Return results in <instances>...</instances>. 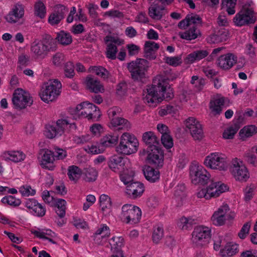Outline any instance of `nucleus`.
Returning <instances> with one entry per match:
<instances>
[{"label": "nucleus", "instance_id": "nucleus-1", "mask_svg": "<svg viewBox=\"0 0 257 257\" xmlns=\"http://www.w3.org/2000/svg\"><path fill=\"white\" fill-rule=\"evenodd\" d=\"M168 80L162 76H157L153 80L152 84L147 89L143 94V100L148 104H154L165 99L169 100L173 97L172 90L168 86Z\"/></svg>", "mask_w": 257, "mask_h": 257}, {"label": "nucleus", "instance_id": "nucleus-2", "mask_svg": "<svg viewBox=\"0 0 257 257\" xmlns=\"http://www.w3.org/2000/svg\"><path fill=\"white\" fill-rule=\"evenodd\" d=\"M56 49V42L49 35H45L40 40H35L31 45V52L36 58L44 59Z\"/></svg>", "mask_w": 257, "mask_h": 257}, {"label": "nucleus", "instance_id": "nucleus-3", "mask_svg": "<svg viewBox=\"0 0 257 257\" xmlns=\"http://www.w3.org/2000/svg\"><path fill=\"white\" fill-rule=\"evenodd\" d=\"M139 142L137 138L128 133H124L120 138L119 143L116 151L120 154L130 155L137 152Z\"/></svg>", "mask_w": 257, "mask_h": 257}, {"label": "nucleus", "instance_id": "nucleus-4", "mask_svg": "<svg viewBox=\"0 0 257 257\" xmlns=\"http://www.w3.org/2000/svg\"><path fill=\"white\" fill-rule=\"evenodd\" d=\"M149 62L145 59H137L127 63V68L134 81H141L146 77L149 68Z\"/></svg>", "mask_w": 257, "mask_h": 257}, {"label": "nucleus", "instance_id": "nucleus-5", "mask_svg": "<svg viewBox=\"0 0 257 257\" xmlns=\"http://www.w3.org/2000/svg\"><path fill=\"white\" fill-rule=\"evenodd\" d=\"M62 85L56 79L50 80L45 84L40 92L41 99L47 103L52 102L60 94Z\"/></svg>", "mask_w": 257, "mask_h": 257}, {"label": "nucleus", "instance_id": "nucleus-6", "mask_svg": "<svg viewBox=\"0 0 257 257\" xmlns=\"http://www.w3.org/2000/svg\"><path fill=\"white\" fill-rule=\"evenodd\" d=\"M141 215V210L138 207L126 204L122 206L119 217L123 222L134 224L139 222Z\"/></svg>", "mask_w": 257, "mask_h": 257}, {"label": "nucleus", "instance_id": "nucleus-7", "mask_svg": "<svg viewBox=\"0 0 257 257\" xmlns=\"http://www.w3.org/2000/svg\"><path fill=\"white\" fill-rule=\"evenodd\" d=\"M228 187L221 182H211L206 189H201L197 193L198 198L209 199L212 197H218L220 194L228 190Z\"/></svg>", "mask_w": 257, "mask_h": 257}, {"label": "nucleus", "instance_id": "nucleus-8", "mask_svg": "<svg viewBox=\"0 0 257 257\" xmlns=\"http://www.w3.org/2000/svg\"><path fill=\"white\" fill-rule=\"evenodd\" d=\"M76 113L88 119L97 120L101 115L98 107L87 102H83L78 105L76 107Z\"/></svg>", "mask_w": 257, "mask_h": 257}, {"label": "nucleus", "instance_id": "nucleus-9", "mask_svg": "<svg viewBox=\"0 0 257 257\" xmlns=\"http://www.w3.org/2000/svg\"><path fill=\"white\" fill-rule=\"evenodd\" d=\"M190 176L194 184H206L210 178V174L203 166L196 165L190 166Z\"/></svg>", "mask_w": 257, "mask_h": 257}, {"label": "nucleus", "instance_id": "nucleus-10", "mask_svg": "<svg viewBox=\"0 0 257 257\" xmlns=\"http://www.w3.org/2000/svg\"><path fill=\"white\" fill-rule=\"evenodd\" d=\"M210 232L207 227L199 226L195 227L192 233L193 243L198 247L205 245L211 237Z\"/></svg>", "mask_w": 257, "mask_h": 257}, {"label": "nucleus", "instance_id": "nucleus-11", "mask_svg": "<svg viewBox=\"0 0 257 257\" xmlns=\"http://www.w3.org/2000/svg\"><path fill=\"white\" fill-rule=\"evenodd\" d=\"M110 123L113 127L119 126L118 129L128 130L131 127V124L127 120L121 117V109L118 107L109 108L107 111Z\"/></svg>", "mask_w": 257, "mask_h": 257}, {"label": "nucleus", "instance_id": "nucleus-12", "mask_svg": "<svg viewBox=\"0 0 257 257\" xmlns=\"http://www.w3.org/2000/svg\"><path fill=\"white\" fill-rule=\"evenodd\" d=\"M12 101L15 107L22 109L32 104V97L28 92L22 89H17L13 94Z\"/></svg>", "mask_w": 257, "mask_h": 257}, {"label": "nucleus", "instance_id": "nucleus-13", "mask_svg": "<svg viewBox=\"0 0 257 257\" xmlns=\"http://www.w3.org/2000/svg\"><path fill=\"white\" fill-rule=\"evenodd\" d=\"M226 160V158L223 155L214 153L206 157L204 164L206 167L211 169L225 170L227 168Z\"/></svg>", "mask_w": 257, "mask_h": 257}, {"label": "nucleus", "instance_id": "nucleus-14", "mask_svg": "<svg viewBox=\"0 0 257 257\" xmlns=\"http://www.w3.org/2000/svg\"><path fill=\"white\" fill-rule=\"evenodd\" d=\"M69 124V122L65 119H58L56 123L46 125L44 135L50 139L61 136Z\"/></svg>", "mask_w": 257, "mask_h": 257}, {"label": "nucleus", "instance_id": "nucleus-15", "mask_svg": "<svg viewBox=\"0 0 257 257\" xmlns=\"http://www.w3.org/2000/svg\"><path fill=\"white\" fill-rule=\"evenodd\" d=\"M230 171L236 180L246 181L249 177L248 171L242 162L235 158L232 160Z\"/></svg>", "mask_w": 257, "mask_h": 257}, {"label": "nucleus", "instance_id": "nucleus-16", "mask_svg": "<svg viewBox=\"0 0 257 257\" xmlns=\"http://www.w3.org/2000/svg\"><path fill=\"white\" fill-rule=\"evenodd\" d=\"M146 160L148 164L154 167H161L164 164V153L160 147H152L146 149Z\"/></svg>", "mask_w": 257, "mask_h": 257}, {"label": "nucleus", "instance_id": "nucleus-17", "mask_svg": "<svg viewBox=\"0 0 257 257\" xmlns=\"http://www.w3.org/2000/svg\"><path fill=\"white\" fill-rule=\"evenodd\" d=\"M255 17L253 11L250 9L241 10L233 19L236 26H242L245 25L254 23Z\"/></svg>", "mask_w": 257, "mask_h": 257}, {"label": "nucleus", "instance_id": "nucleus-18", "mask_svg": "<svg viewBox=\"0 0 257 257\" xmlns=\"http://www.w3.org/2000/svg\"><path fill=\"white\" fill-rule=\"evenodd\" d=\"M130 161L127 158L116 155L111 157L108 162L109 168L113 172L120 173L127 170Z\"/></svg>", "mask_w": 257, "mask_h": 257}, {"label": "nucleus", "instance_id": "nucleus-19", "mask_svg": "<svg viewBox=\"0 0 257 257\" xmlns=\"http://www.w3.org/2000/svg\"><path fill=\"white\" fill-rule=\"evenodd\" d=\"M186 127L195 140H200L203 137L201 124L194 117H190L186 121Z\"/></svg>", "mask_w": 257, "mask_h": 257}, {"label": "nucleus", "instance_id": "nucleus-20", "mask_svg": "<svg viewBox=\"0 0 257 257\" xmlns=\"http://www.w3.org/2000/svg\"><path fill=\"white\" fill-rule=\"evenodd\" d=\"M68 12V9L64 5H56L55 11L49 17L48 22L52 26L58 25Z\"/></svg>", "mask_w": 257, "mask_h": 257}, {"label": "nucleus", "instance_id": "nucleus-21", "mask_svg": "<svg viewBox=\"0 0 257 257\" xmlns=\"http://www.w3.org/2000/svg\"><path fill=\"white\" fill-rule=\"evenodd\" d=\"M202 24V18L198 15L194 13L188 14L185 18L181 21L178 24L179 28L186 29L187 26H196V28L201 26Z\"/></svg>", "mask_w": 257, "mask_h": 257}, {"label": "nucleus", "instance_id": "nucleus-22", "mask_svg": "<svg viewBox=\"0 0 257 257\" xmlns=\"http://www.w3.org/2000/svg\"><path fill=\"white\" fill-rule=\"evenodd\" d=\"M237 60V57L232 54L228 53L222 55L218 58L217 64L221 69L227 70L236 63Z\"/></svg>", "mask_w": 257, "mask_h": 257}, {"label": "nucleus", "instance_id": "nucleus-23", "mask_svg": "<svg viewBox=\"0 0 257 257\" xmlns=\"http://www.w3.org/2000/svg\"><path fill=\"white\" fill-rule=\"evenodd\" d=\"M144 191L143 184L139 182H133L126 186L125 192L130 198L136 199L140 197Z\"/></svg>", "mask_w": 257, "mask_h": 257}, {"label": "nucleus", "instance_id": "nucleus-24", "mask_svg": "<svg viewBox=\"0 0 257 257\" xmlns=\"http://www.w3.org/2000/svg\"><path fill=\"white\" fill-rule=\"evenodd\" d=\"M24 15V9L22 5H16L6 16V19L9 23H16L21 19Z\"/></svg>", "mask_w": 257, "mask_h": 257}, {"label": "nucleus", "instance_id": "nucleus-25", "mask_svg": "<svg viewBox=\"0 0 257 257\" xmlns=\"http://www.w3.org/2000/svg\"><path fill=\"white\" fill-rule=\"evenodd\" d=\"M188 27L184 32H180L178 36L182 39L191 41L201 36L200 31L196 28V26H187Z\"/></svg>", "mask_w": 257, "mask_h": 257}, {"label": "nucleus", "instance_id": "nucleus-26", "mask_svg": "<svg viewBox=\"0 0 257 257\" xmlns=\"http://www.w3.org/2000/svg\"><path fill=\"white\" fill-rule=\"evenodd\" d=\"M53 154L52 151L50 150H47L45 151L40 161V164L43 168L51 171L54 169L55 165L53 162L55 159Z\"/></svg>", "mask_w": 257, "mask_h": 257}, {"label": "nucleus", "instance_id": "nucleus-27", "mask_svg": "<svg viewBox=\"0 0 257 257\" xmlns=\"http://www.w3.org/2000/svg\"><path fill=\"white\" fill-rule=\"evenodd\" d=\"M209 53L206 50L194 51L187 55L185 59V62L187 64H192L195 61H199L207 57Z\"/></svg>", "mask_w": 257, "mask_h": 257}, {"label": "nucleus", "instance_id": "nucleus-28", "mask_svg": "<svg viewBox=\"0 0 257 257\" xmlns=\"http://www.w3.org/2000/svg\"><path fill=\"white\" fill-rule=\"evenodd\" d=\"M85 82L87 88L91 92L97 93L104 91L103 85H102L100 82L96 78H93L90 76H88L86 77Z\"/></svg>", "mask_w": 257, "mask_h": 257}, {"label": "nucleus", "instance_id": "nucleus-29", "mask_svg": "<svg viewBox=\"0 0 257 257\" xmlns=\"http://www.w3.org/2000/svg\"><path fill=\"white\" fill-rule=\"evenodd\" d=\"M143 141L148 146L147 149L152 147L159 148V140L153 132H147L143 134Z\"/></svg>", "mask_w": 257, "mask_h": 257}, {"label": "nucleus", "instance_id": "nucleus-30", "mask_svg": "<svg viewBox=\"0 0 257 257\" xmlns=\"http://www.w3.org/2000/svg\"><path fill=\"white\" fill-rule=\"evenodd\" d=\"M150 4V7L148 12L149 16L154 20H160L163 15L164 7L154 3H151Z\"/></svg>", "mask_w": 257, "mask_h": 257}, {"label": "nucleus", "instance_id": "nucleus-31", "mask_svg": "<svg viewBox=\"0 0 257 257\" xmlns=\"http://www.w3.org/2000/svg\"><path fill=\"white\" fill-rule=\"evenodd\" d=\"M224 97H221L211 100L209 103V108L214 115H219L222 111L224 105Z\"/></svg>", "mask_w": 257, "mask_h": 257}, {"label": "nucleus", "instance_id": "nucleus-32", "mask_svg": "<svg viewBox=\"0 0 257 257\" xmlns=\"http://www.w3.org/2000/svg\"><path fill=\"white\" fill-rule=\"evenodd\" d=\"M5 160H10L17 163L23 161L25 158V155L20 151H8L5 152L2 155Z\"/></svg>", "mask_w": 257, "mask_h": 257}, {"label": "nucleus", "instance_id": "nucleus-33", "mask_svg": "<svg viewBox=\"0 0 257 257\" xmlns=\"http://www.w3.org/2000/svg\"><path fill=\"white\" fill-rule=\"evenodd\" d=\"M239 251L238 245L232 242H228L220 251L222 257H230L235 255Z\"/></svg>", "mask_w": 257, "mask_h": 257}, {"label": "nucleus", "instance_id": "nucleus-34", "mask_svg": "<svg viewBox=\"0 0 257 257\" xmlns=\"http://www.w3.org/2000/svg\"><path fill=\"white\" fill-rule=\"evenodd\" d=\"M143 171L146 179L150 182H156L160 179V172L152 167L146 166Z\"/></svg>", "mask_w": 257, "mask_h": 257}, {"label": "nucleus", "instance_id": "nucleus-35", "mask_svg": "<svg viewBox=\"0 0 257 257\" xmlns=\"http://www.w3.org/2000/svg\"><path fill=\"white\" fill-rule=\"evenodd\" d=\"M98 175V172L94 168H86L82 171V178L86 182L91 183L95 181Z\"/></svg>", "mask_w": 257, "mask_h": 257}, {"label": "nucleus", "instance_id": "nucleus-36", "mask_svg": "<svg viewBox=\"0 0 257 257\" xmlns=\"http://www.w3.org/2000/svg\"><path fill=\"white\" fill-rule=\"evenodd\" d=\"M32 233L39 238L45 239L53 244L56 243V242L52 238L56 236V234L50 229L35 230L32 231Z\"/></svg>", "mask_w": 257, "mask_h": 257}, {"label": "nucleus", "instance_id": "nucleus-37", "mask_svg": "<svg viewBox=\"0 0 257 257\" xmlns=\"http://www.w3.org/2000/svg\"><path fill=\"white\" fill-rule=\"evenodd\" d=\"M82 171L83 170L75 165L68 167L67 175L69 179L74 183H76L81 176H82Z\"/></svg>", "mask_w": 257, "mask_h": 257}, {"label": "nucleus", "instance_id": "nucleus-38", "mask_svg": "<svg viewBox=\"0 0 257 257\" xmlns=\"http://www.w3.org/2000/svg\"><path fill=\"white\" fill-rule=\"evenodd\" d=\"M118 140V136L116 133L107 134L101 139L100 144L102 147H109L115 145Z\"/></svg>", "mask_w": 257, "mask_h": 257}, {"label": "nucleus", "instance_id": "nucleus-39", "mask_svg": "<svg viewBox=\"0 0 257 257\" xmlns=\"http://www.w3.org/2000/svg\"><path fill=\"white\" fill-rule=\"evenodd\" d=\"M109 243L112 252L122 251L121 247L124 245V240L121 236H113L110 239Z\"/></svg>", "mask_w": 257, "mask_h": 257}, {"label": "nucleus", "instance_id": "nucleus-40", "mask_svg": "<svg viewBox=\"0 0 257 257\" xmlns=\"http://www.w3.org/2000/svg\"><path fill=\"white\" fill-rule=\"evenodd\" d=\"M56 39L62 45L67 46L72 42V36L69 33L61 31L57 34Z\"/></svg>", "mask_w": 257, "mask_h": 257}, {"label": "nucleus", "instance_id": "nucleus-41", "mask_svg": "<svg viewBox=\"0 0 257 257\" xmlns=\"http://www.w3.org/2000/svg\"><path fill=\"white\" fill-rule=\"evenodd\" d=\"M164 236V228L162 224H158L154 228L152 234L153 241L158 243Z\"/></svg>", "mask_w": 257, "mask_h": 257}, {"label": "nucleus", "instance_id": "nucleus-42", "mask_svg": "<svg viewBox=\"0 0 257 257\" xmlns=\"http://www.w3.org/2000/svg\"><path fill=\"white\" fill-rule=\"evenodd\" d=\"M99 203L101 210L103 213L105 211L107 212L111 207V199L106 195L102 194L100 196Z\"/></svg>", "mask_w": 257, "mask_h": 257}, {"label": "nucleus", "instance_id": "nucleus-43", "mask_svg": "<svg viewBox=\"0 0 257 257\" xmlns=\"http://www.w3.org/2000/svg\"><path fill=\"white\" fill-rule=\"evenodd\" d=\"M257 133V127L254 125H247L243 127L239 132L241 138L249 137Z\"/></svg>", "mask_w": 257, "mask_h": 257}, {"label": "nucleus", "instance_id": "nucleus-44", "mask_svg": "<svg viewBox=\"0 0 257 257\" xmlns=\"http://www.w3.org/2000/svg\"><path fill=\"white\" fill-rule=\"evenodd\" d=\"M46 13V7L41 1L36 2L34 6V14L37 17L43 19L45 17Z\"/></svg>", "mask_w": 257, "mask_h": 257}, {"label": "nucleus", "instance_id": "nucleus-45", "mask_svg": "<svg viewBox=\"0 0 257 257\" xmlns=\"http://www.w3.org/2000/svg\"><path fill=\"white\" fill-rule=\"evenodd\" d=\"M66 202L62 199L57 200L56 203V213L60 217L63 218L65 215Z\"/></svg>", "mask_w": 257, "mask_h": 257}, {"label": "nucleus", "instance_id": "nucleus-46", "mask_svg": "<svg viewBox=\"0 0 257 257\" xmlns=\"http://www.w3.org/2000/svg\"><path fill=\"white\" fill-rule=\"evenodd\" d=\"M239 126L237 124H234L229 126L223 133V137L225 139H231L233 138L234 135L237 133L239 129Z\"/></svg>", "mask_w": 257, "mask_h": 257}, {"label": "nucleus", "instance_id": "nucleus-47", "mask_svg": "<svg viewBox=\"0 0 257 257\" xmlns=\"http://www.w3.org/2000/svg\"><path fill=\"white\" fill-rule=\"evenodd\" d=\"M237 0H222V5L223 8H226L227 13L231 15L235 13V7Z\"/></svg>", "mask_w": 257, "mask_h": 257}, {"label": "nucleus", "instance_id": "nucleus-48", "mask_svg": "<svg viewBox=\"0 0 257 257\" xmlns=\"http://www.w3.org/2000/svg\"><path fill=\"white\" fill-rule=\"evenodd\" d=\"M196 220L191 217L186 218L182 217L178 223L179 227L182 229H188L191 227L193 224L196 223Z\"/></svg>", "mask_w": 257, "mask_h": 257}, {"label": "nucleus", "instance_id": "nucleus-49", "mask_svg": "<svg viewBox=\"0 0 257 257\" xmlns=\"http://www.w3.org/2000/svg\"><path fill=\"white\" fill-rule=\"evenodd\" d=\"M190 82L194 85L195 91H200L205 84V80L202 78H199L198 76L194 75L192 77Z\"/></svg>", "mask_w": 257, "mask_h": 257}, {"label": "nucleus", "instance_id": "nucleus-50", "mask_svg": "<svg viewBox=\"0 0 257 257\" xmlns=\"http://www.w3.org/2000/svg\"><path fill=\"white\" fill-rule=\"evenodd\" d=\"M92 70L96 74L104 79H107L110 77V73L104 67L102 66H94Z\"/></svg>", "mask_w": 257, "mask_h": 257}, {"label": "nucleus", "instance_id": "nucleus-51", "mask_svg": "<svg viewBox=\"0 0 257 257\" xmlns=\"http://www.w3.org/2000/svg\"><path fill=\"white\" fill-rule=\"evenodd\" d=\"M2 202L4 204H7L16 207L21 204V201L20 199L16 198L12 195H9L3 197L2 199Z\"/></svg>", "mask_w": 257, "mask_h": 257}, {"label": "nucleus", "instance_id": "nucleus-52", "mask_svg": "<svg viewBox=\"0 0 257 257\" xmlns=\"http://www.w3.org/2000/svg\"><path fill=\"white\" fill-rule=\"evenodd\" d=\"M117 52V47L115 45L109 43L106 48V56L108 58L114 60L116 58V54Z\"/></svg>", "mask_w": 257, "mask_h": 257}, {"label": "nucleus", "instance_id": "nucleus-53", "mask_svg": "<svg viewBox=\"0 0 257 257\" xmlns=\"http://www.w3.org/2000/svg\"><path fill=\"white\" fill-rule=\"evenodd\" d=\"M94 235L95 239H97V235H102L101 238L102 239L106 238V237H108L110 235L109 227L105 224L101 225L100 227L97 229Z\"/></svg>", "mask_w": 257, "mask_h": 257}, {"label": "nucleus", "instance_id": "nucleus-54", "mask_svg": "<svg viewBox=\"0 0 257 257\" xmlns=\"http://www.w3.org/2000/svg\"><path fill=\"white\" fill-rule=\"evenodd\" d=\"M64 70L65 76L67 78H71L75 75L74 66L71 62L65 63Z\"/></svg>", "mask_w": 257, "mask_h": 257}, {"label": "nucleus", "instance_id": "nucleus-55", "mask_svg": "<svg viewBox=\"0 0 257 257\" xmlns=\"http://www.w3.org/2000/svg\"><path fill=\"white\" fill-rule=\"evenodd\" d=\"M185 186L184 184H180L175 188L174 196L176 199L182 200L185 197Z\"/></svg>", "mask_w": 257, "mask_h": 257}, {"label": "nucleus", "instance_id": "nucleus-56", "mask_svg": "<svg viewBox=\"0 0 257 257\" xmlns=\"http://www.w3.org/2000/svg\"><path fill=\"white\" fill-rule=\"evenodd\" d=\"M227 219L223 216L222 215H219L218 213L214 212L211 217V220L213 223L217 226H221L224 224L225 220Z\"/></svg>", "mask_w": 257, "mask_h": 257}, {"label": "nucleus", "instance_id": "nucleus-57", "mask_svg": "<svg viewBox=\"0 0 257 257\" xmlns=\"http://www.w3.org/2000/svg\"><path fill=\"white\" fill-rule=\"evenodd\" d=\"M65 62V56L61 53H57L53 57V63L56 66H62Z\"/></svg>", "mask_w": 257, "mask_h": 257}, {"label": "nucleus", "instance_id": "nucleus-58", "mask_svg": "<svg viewBox=\"0 0 257 257\" xmlns=\"http://www.w3.org/2000/svg\"><path fill=\"white\" fill-rule=\"evenodd\" d=\"M161 142L163 146L167 149H170L173 146L172 138L169 134L162 135Z\"/></svg>", "mask_w": 257, "mask_h": 257}, {"label": "nucleus", "instance_id": "nucleus-59", "mask_svg": "<svg viewBox=\"0 0 257 257\" xmlns=\"http://www.w3.org/2000/svg\"><path fill=\"white\" fill-rule=\"evenodd\" d=\"M166 62L170 65L177 66L182 63L180 56L167 57L165 58Z\"/></svg>", "mask_w": 257, "mask_h": 257}, {"label": "nucleus", "instance_id": "nucleus-60", "mask_svg": "<svg viewBox=\"0 0 257 257\" xmlns=\"http://www.w3.org/2000/svg\"><path fill=\"white\" fill-rule=\"evenodd\" d=\"M33 211L34 214L39 217H43L45 215L46 208L41 204L38 202V204L35 205Z\"/></svg>", "mask_w": 257, "mask_h": 257}, {"label": "nucleus", "instance_id": "nucleus-61", "mask_svg": "<svg viewBox=\"0 0 257 257\" xmlns=\"http://www.w3.org/2000/svg\"><path fill=\"white\" fill-rule=\"evenodd\" d=\"M20 192L23 196H28L29 195H34L36 191L32 189L30 186H23L20 187Z\"/></svg>", "mask_w": 257, "mask_h": 257}, {"label": "nucleus", "instance_id": "nucleus-62", "mask_svg": "<svg viewBox=\"0 0 257 257\" xmlns=\"http://www.w3.org/2000/svg\"><path fill=\"white\" fill-rule=\"evenodd\" d=\"M159 48L158 44L152 41H147L145 44L144 51H150L154 52Z\"/></svg>", "mask_w": 257, "mask_h": 257}, {"label": "nucleus", "instance_id": "nucleus-63", "mask_svg": "<svg viewBox=\"0 0 257 257\" xmlns=\"http://www.w3.org/2000/svg\"><path fill=\"white\" fill-rule=\"evenodd\" d=\"M29 56L24 54H22L19 57L18 67L22 69L23 67L27 66L29 64Z\"/></svg>", "mask_w": 257, "mask_h": 257}, {"label": "nucleus", "instance_id": "nucleus-64", "mask_svg": "<svg viewBox=\"0 0 257 257\" xmlns=\"http://www.w3.org/2000/svg\"><path fill=\"white\" fill-rule=\"evenodd\" d=\"M221 43L226 41L229 36L228 31L224 28L220 29L218 31L216 32Z\"/></svg>", "mask_w": 257, "mask_h": 257}]
</instances>
